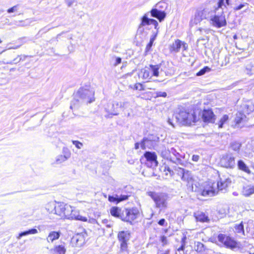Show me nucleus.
<instances>
[{"instance_id":"f257e3e1","label":"nucleus","mask_w":254,"mask_h":254,"mask_svg":"<svg viewBox=\"0 0 254 254\" xmlns=\"http://www.w3.org/2000/svg\"><path fill=\"white\" fill-rule=\"evenodd\" d=\"M94 91L91 88L87 87H81L77 92L75 97L79 99H74L72 101L70 108L72 109L76 106V102H86L91 103L94 101Z\"/></svg>"},{"instance_id":"f03ea898","label":"nucleus","mask_w":254,"mask_h":254,"mask_svg":"<svg viewBox=\"0 0 254 254\" xmlns=\"http://www.w3.org/2000/svg\"><path fill=\"white\" fill-rule=\"evenodd\" d=\"M231 179L225 176L220 177V180L217 183L218 190L216 191L213 187L205 188L202 191L201 195L204 196H213L216 195L218 190L222 191L226 189L231 184Z\"/></svg>"},{"instance_id":"7ed1b4c3","label":"nucleus","mask_w":254,"mask_h":254,"mask_svg":"<svg viewBox=\"0 0 254 254\" xmlns=\"http://www.w3.org/2000/svg\"><path fill=\"white\" fill-rule=\"evenodd\" d=\"M177 122L181 126L190 125L195 123L196 116L194 114L190 113L184 109L180 110L175 115Z\"/></svg>"},{"instance_id":"20e7f679","label":"nucleus","mask_w":254,"mask_h":254,"mask_svg":"<svg viewBox=\"0 0 254 254\" xmlns=\"http://www.w3.org/2000/svg\"><path fill=\"white\" fill-rule=\"evenodd\" d=\"M148 195L154 200L156 207L160 209V211L167 207L168 196L166 194L150 191Z\"/></svg>"},{"instance_id":"39448f33","label":"nucleus","mask_w":254,"mask_h":254,"mask_svg":"<svg viewBox=\"0 0 254 254\" xmlns=\"http://www.w3.org/2000/svg\"><path fill=\"white\" fill-rule=\"evenodd\" d=\"M130 237V233L128 231H122L118 234V239L120 243V252L125 254L128 253V242Z\"/></svg>"},{"instance_id":"423d86ee","label":"nucleus","mask_w":254,"mask_h":254,"mask_svg":"<svg viewBox=\"0 0 254 254\" xmlns=\"http://www.w3.org/2000/svg\"><path fill=\"white\" fill-rule=\"evenodd\" d=\"M209 23L212 26L217 28L226 26L227 25V21L225 15L223 14V11L220 14H216V12L212 17Z\"/></svg>"},{"instance_id":"0eeeda50","label":"nucleus","mask_w":254,"mask_h":254,"mask_svg":"<svg viewBox=\"0 0 254 254\" xmlns=\"http://www.w3.org/2000/svg\"><path fill=\"white\" fill-rule=\"evenodd\" d=\"M244 107L243 113L239 112L236 115L235 122L236 125H239L246 123L248 121V118L245 114H249L254 110V107L252 106H250L248 105H244Z\"/></svg>"},{"instance_id":"6e6552de","label":"nucleus","mask_w":254,"mask_h":254,"mask_svg":"<svg viewBox=\"0 0 254 254\" xmlns=\"http://www.w3.org/2000/svg\"><path fill=\"white\" fill-rule=\"evenodd\" d=\"M139 214V210L136 207L125 208L124 209L123 221L131 223L137 218Z\"/></svg>"},{"instance_id":"1a4fd4ad","label":"nucleus","mask_w":254,"mask_h":254,"mask_svg":"<svg viewBox=\"0 0 254 254\" xmlns=\"http://www.w3.org/2000/svg\"><path fill=\"white\" fill-rule=\"evenodd\" d=\"M220 164L222 167L234 169L236 166L235 157L231 153H226L222 156L220 159Z\"/></svg>"},{"instance_id":"9d476101","label":"nucleus","mask_w":254,"mask_h":254,"mask_svg":"<svg viewBox=\"0 0 254 254\" xmlns=\"http://www.w3.org/2000/svg\"><path fill=\"white\" fill-rule=\"evenodd\" d=\"M218 241L223 243L227 248L234 250L238 247L237 242L232 238L223 234H220L218 236Z\"/></svg>"},{"instance_id":"9b49d317","label":"nucleus","mask_w":254,"mask_h":254,"mask_svg":"<svg viewBox=\"0 0 254 254\" xmlns=\"http://www.w3.org/2000/svg\"><path fill=\"white\" fill-rule=\"evenodd\" d=\"M143 155L146 159L145 164L148 167L153 168L157 166L158 162L157 160V155L155 152L146 151Z\"/></svg>"},{"instance_id":"f8f14e48","label":"nucleus","mask_w":254,"mask_h":254,"mask_svg":"<svg viewBox=\"0 0 254 254\" xmlns=\"http://www.w3.org/2000/svg\"><path fill=\"white\" fill-rule=\"evenodd\" d=\"M169 63L162 62L160 64L156 65L150 64L149 68L151 72L152 76L158 77L159 73V69L161 71H163L165 72L166 74L167 75L168 71H166L164 67L167 65H168Z\"/></svg>"},{"instance_id":"ddd939ff","label":"nucleus","mask_w":254,"mask_h":254,"mask_svg":"<svg viewBox=\"0 0 254 254\" xmlns=\"http://www.w3.org/2000/svg\"><path fill=\"white\" fill-rule=\"evenodd\" d=\"M86 234L85 232L77 233L72 237L71 240V244L74 247H80L82 246L85 240Z\"/></svg>"},{"instance_id":"4468645a","label":"nucleus","mask_w":254,"mask_h":254,"mask_svg":"<svg viewBox=\"0 0 254 254\" xmlns=\"http://www.w3.org/2000/svg\"><path fill=\"white\" fill-rule=\"evenodd\" d=\"M150 24L154 25V28L156 30H158L159 27H158V22L154 19L149 18L147 16V14H144L141 18V22L138 27V31L141 32H142L144 30V29L143 28V26L146 25H150Z\"/></svg>"},{"instance_id":"2eb2a0df","label":"nucleus","mask_w":254,"mask_h":254,"mask_svg":"<svg viewBox=\"0 0 254 254\" xmlns=\"http://www.w3.org/2000/svg\"><path fill=\"white\" fill-rule=\"evenodd\" d=\"M121 105L119 102L113 101L112 103L108 104L106 108V111L112 115L117 116L119 114V106Z\"/></svg>"},{"instance_id":"dca6fc26","label":"nucleus","mask_w":254,"mask_h":254,"mask_svg":"<svg viewBox=\"0 0 254 254\" xmlns=\"http://www.w3.org/2000/svg\"><path fill=\"white\" fill-rule=\"evenodd\" d=\"M202 118L204 122L214 123L215 115L211 109H204L202 112Z\"/></svg>"},{"instance_id":"f3484780","label":"nucleus","mask_w":254,"mask_h":254,"mask_svg":"<svg viewBox=\"0 0 254 254\" xmlns=\"http://www.w3.org/2000/svg\"><path fill=\"white\" fill-rule=\"evenodd\" d=\"M150 13L152 17L157 18L160 22L163 21L166 16V13L164 11L157 8H152Z\"/></svg>"},{"instance_id":"a211bd4d","label":"nucleus","mask_w":254,"mask_h":254,"mask_svg":"<svg viewBox=\"0 0 254 254\" xmlns=\"http://www.w3.org/2000/svg\"><path fill=\"white\" fill-rule=\"evenodd\" d=\"M110 213L112 216L123 221L124 210H122L118 207L114 206L110 209Z\"/></svg>"},{"instance_id":"6ab92c4d","label":"nucleus","mask_w":254,"mask_h":254,"mask_svg":"<svg viewBox=\"0 0 254 254\" xmlns=\"http://www.w3.org/2000/svg\"><path fill=\"white\" fill-rule=\"evenodd\" d=\"M65 205L66 204L64 203H58L54 207L53 213L59 215L62 218V216L64 215Z\"/></svg>"},{"instance_id":"aec40b11","label":"nucleus","mask_w":254,"mask_h":254,"mask_svg":"<svg viewBox=\"0 0 254 254\" xmlns=\"http://www.w3.org/2000/svg\"><path fill=\"white\" fill-rule=\"evenodd\" d=\"M156 144L149 139L146 137H144L140 142V147L142 149L145 150L146 148L152 149L154 148Z\"/></svg>"},{"instance_id":"412c9836","label":"nucleus","mask_w":254,"mask_h":254,"mask_svg":"<svg viewBox=\"0 0 254 254\" xmlns=\"http://www.w3.org/2000/svg\"><path fill=\"white\" fill-rule=\"evenodd\" d=\"M63 152L64 153V155H61L57 156L56 158V162L57 163H61L66 161L70 157V153L67 148H64Z\"/></svg>"},{"instance_id":"4be33fe9","label":"nucleus","mask_w":254,"mask_h":254,"mask_svg":"<svg viewBox=\"0 0 254 254\" xmlns=\"http://www.w3.org/2000/svg\"><path fill=\"white\" fill-rule=\"evenodd\" d=\"M194 216L197 221L208 222L209 221L208 216L202 212L197 211L194 213Z\"/></svg>"},{"instance_id":"5701e85b","label":"nucleus","mask_w":254,"mask_h":254,"mask_svg":"<svg viewBox=\"0 0 254 254\" xmlns=\"http://www.w3.org/2000/svg\"><path fill=\"white\" fill-rule=\"evenodd\" d=\"M182 47V41L177 39L170 46L169 50L171 53H178Z\"/></svg>"},{"instance_id":"b1692460","label":"nucleus","mask_w":254,"mask_h":254,"mask_svg":"<svg viewBox=\"0 0 254 254\" xmlns=\"http://www.w3.org/2000/svg\"><path fill=\"white\" fill-rule=\"evenodd\" d=\"M237 167L239 170L245 173H246L248 174H250L251 173V171L250 170L248 166L244 161V160L242 159H240L238 161Z\"/></svg>"},{"instance_id":"393cba45","label":"nucleus","mask_w":254,"mask_h":254,"mask_svg":"<svg viewBox=\"0 0 254 254\" xmlns=\"http://www.w3.org/2000/svg\"><path fill=\"white\" fill-rule=\"evenodd\" d=\"M201 14L202 15V18L204 19H208L210 21L212 17L214 15L215 11L209 8H204L202 10H200Z\"/></svg>"},{"instance_id":"a878e982","label":"nucleus","mask_w":254,"mask_h":254,"mask_svg":"<svg viewBox=\"0 0 254 254\" xmlns=\"http://www.w3.org/2000/svg\"><path fill=\"white\" fill-rule=\"evenodd\" d=\"M169 151L171 154H173L175 157H176V160H174L172 158V160L171 161L175 163L176 164L180 163L182 161L181 158L182 157L181 155L177 151V150L173 147L169 149Z\"/></svg>"},{"instance_id":"bb28decb","label":"nucleus","mask_w":254,"mask_h":254,"mask_svg":"<svg viewBox=\"0 0 254 254\" xmlns=\"http://www.w3.org/2000/svg\"><path fill=\"white\" fill-rule=\"evenodd\" d=\"M203 19H204V18H202V15L200 12V10H197L195 12L193 18L191 19L190 23H192L193 24H197Z\"/></svg>"},{"instance_id":"cd10ccee","label":"nucleus","mask_w":254,"mask_h":254,"mask_svg":"<svg viewBox=\"0 0 254 254\" xmlns=\"http://www.w3.org/2000/svg\"><path fill=\"white\" fill-rule=\"evenodd\" d=\"M70 216L72 217H70L69 219L79 220L83 221H86L87 220L86 217L80 215L79 212L76 210L73 209V208H72V213H71Z\"/></svg>"},{"instance_id":"c85d7f7f","label":"nucleus","mask_w":254,"mask_h":254,"mask_svg":"<svg viewBox=\"0 0 254 254\" xmlns=\"http://www.w3.org/2000/svg\"><path fill=\"white\" fill-rule=\"evenodd\" d=\"M254 193V187L252 186H247L243 188L242 194L245 196H249Z\"/></svg>"},{"instance_id":"c756f323","label":"nucleus","mask_w":254,"mask_h":254,"mask_svg":"<svg viewBox=\"0 0 254 254\" xmlns=\"http://www.w3.org/2000/svg\"><path fill=\"white\" fill-rule=\"evenodd\" d=\"M158 30H156V32H153V35H152L150 39L149 42L146 45V47L145 48V53L148 52L150 51L151 48L152 47V46L153 45V43L157 37V35L158 34Z\"/></svg>"},{"instance_id":"7c9ffc66","label":"nucleus","mask_w":254,"mask_h":254,"mask_svg":"<svg viewBox=\"0 0 254 254\" xmlns=\"http://www.w3.org/2000/svg\"><path fill=\"white\" fill-rule=\"evenodd\" d=\"M60 236V232L52 231L49 234L47 240L48 242H53L54 240L58 239Z\"/></svg>"},{"instance_id":"2f4dec72","label":"nucleus","mask_w":254,"mask_h":254,"mask_svg":"<svg viewBox=\"0 0 254 254\" xmlns=\"http://www.w3.org/2000/svg\"><path fill=\"white\" fill-rule=\"evenodd\" d=\"M181 179L182 181L187 182L188 184L192 183L193 180L191 173L188 170H186Z\"/></svg>"},{"instance_id":"473e14b6","label":"nucleus","mask_w":254,"mask_h":254,"mask_svg":"<svg viewBox=\"0 0 254 254\" xmlns=\"http://www.w3.org/2000/svg\"><path fill=\"white\" fill-rule=\"evenodd\" d=\"M142 75V77L145 79H149L152 77L149 67H145L141 69L140 75Z\"/></svg>"},{"instance_id":"72a5a7b5","label":"nucleus","mask_w":254,"mask_h":254,"mask_svg":"<svg viewBox=\"0 0 254 254\" xmlns=\"http://www.w3.org/2000/svg\"><path fill=\"white\" fill-rule=\"evenodd\" d=\"M194 249L198 253H203L205 251L206 248L202 243L197 242L194 243Z\"/></svg>"},{"instance_id":"f704fd0d","label":"nucleus","mask_w":254,"mask_h":254,"mask_svg":"<svg viewBox=\"0 0 254 254\" xmlns=\"http://www.w3.org/2000/svg\"><path fill=\"white\" fill-rule=\"evenodd\" d=\"M65 208V209L64 211V215L62 216V218H66L69 219L70 217H72V216H71L70 215L71 213H72V207L69 205L66 204Z\"/></svg>"},{"instance_id":"c9c22d12","label":"nucleus","mask_w":254,"mask_h":254,"mask_svg":"<svg viewBox=\"0 0 254 254\" xmlns=\"http://www.w3.org/2000/svg\"><path fill=\"white\" fill-rule=\"evenodd\" d=\"M51 251L58 254H65L66 252V249L63 245L57 246Z\"/></svg>"},{"instance_id":"e433bc0d","label":"nucleus","mask_w":254,"mask_h":254,"mask_svg":"<svg viewBox=\"0 0 254 254\" xmlns=\"http://www.w3.org/2000/svg\"><path fill=\"white\" fill-rule=\"evenodd\" d=\"M234 231L236 233L239 234H242L244 235V228L243 222H241L240 224H236L234 226Z\"/></svg>"},{"instance_id":"4c0bfd02","label":"nucleus","mask_w":254,"mask_h":254,"mask_svg":"<svg viewBox=\"0 0 254 254\" xmlns=\"http://www.w3.org/2000/svg\"><path fill=\"white\" fill-rule=\"evenodd\" d=\"M38 233V231L36 229L33 228L29 229L27 231H25L24 232H21L19 234L18 237H17L18 239H20L21 237L26 236L30 234H35Z\"/></svg>"},{"instance_id":"58836bf2","label":"nucleus","mask_w":254,"mask_h":254,"mask_svg":"<svg viewBox=\"0 0 254 254\" xmlns=\"http://www.w3.org/2000/svg\"><path fill=\"white\" fill-rule=\"evenodd\" d=\"M229 120V117L227 115H223L221 118L220 119L219 122L218 123V125L219 128H222L223 127V125L226 124Z\"/></svg>"},{"instance_id":"ea45409f","label":"nucleus","mask_w":254,"mask_h":254,"mask_svg":"<svg viewBox=\"0 0 254 254\" xmlns=\"http://www.w3.org/2000/svg\"><path fill=\"white\" fill-rule=\"evenodd\" d=\"M241 146L242 144L240 142L237 141L233 142L230 144L231 148L236 152H239Z\"/></svg>"},{"instance_id":"a19ab883","label":"nucleus","mask_w":254,"mask_h":254,"mask_svg":"<svg viewBox=\"0 0 254 254\" xmlns=\"http://www.w3.org/2000/svg\"><path fill=\"white\" fill-rule=\"evenodd\" d=\"M146 137L148 138L149 141H151L155 144H156V143L159 141V137L158 136L152 134H148Z\"/></svg>"},{"instance_id":"79ce46f5","label":"nucleus","mask_w":254,"mask_h":254,"mask_svg":"<svg viewBox=\"0 0 254 254\" xmlns=\"http://www.w3.org/2000/svg\"><path fill=\"white\" fill-rule=\"evenodd\" d=\"M161 156L163 158L167 159V160H172V157L170 155L169 149L164 150L161 152Z\"/></svg>"},{"instance_id":"37998d69","label":"nucleus","mask_w":254,"mask_h":254,"mask_svg":"<svg viewBox=\"0 0 254 254\" xmlns=\"http://www.w3.org/2000/svg\"><path fill=\"white\" fill-rule=\"evenodd\" d=\"M210 71V68L208 66H205L202 69L200 70L197 73V76H201L204 74L206 72H209Z\"/></svg>"},{"instance_id":"c03bdc74","label":"nucleus","mask_w":254,"mask_h":254,"mask_svg":"<svg viewBox=\"0 0 254 254\" xmlns=\"http://www.w3.org/2000/svg\"><path fill=\"white\" fill-rule=\"evenodd\" d=\"M119 103H120V104H121V106H119L120 109L125 110L130 107V104L128 102H119Z\"/></svg>"},{"instance_id":"a18cd8bd","label":"nucleus","mask_w":254,"mask_h":254,"mask_svg":"<svg viewBox=\"0 0 254 254\" xmlns=\"http://www.w3.org/2000/svg\"><path fill=\"white\" fill-rule=\"evenodd\" d=\"M119 198L118 195L116 194L115 195H109L108 196V200L110 202H116V203H119L118 202Z\"/></svg>"},{"instance_id":"49530a36","label":"nucleus","mask_w":254,"mask_h":254,"mask_svg":"<svg viewBox=\"0 0 254 254\" xmlns=\"http://www.w3.org/2000/svg\"><path fill=\"white\" fill-rule=\"evenodd\" d=\"M246 5H248V3L247 2H244L243 3H241L239 4V5L235 6L233 8V9L235 11H238L241 9H242L244 7H245Z\"/></svg>"},{"instance_id":"de8ad7c7","label":"nucleus","mask_w":254,"mask_h":254,"mask_svg":"<svg viewBox=\"0 0 254 254\" xmlns=\"http://www.w3.org/2000/svg\"><path fill=\"white\" fill-rule=\"evenodd\" d=\"M72 142L78 149H80L83 146V144L77 140H72Z\"/></svg>"},{"instance_id":"09e8293b","label":"nucleus","mask_w":254,"mask_h":254,"mask_svg":"<svg viewBox=\"0 0 254 254\" xmlns=\"http://www.w3.org/2000/svg\"><path fill=\"white\" fill-rule=\"evenodd\" d=\"M167 94L166 92L158 91L156 92V97H166Z\"/></svg>"},{"instance_id":"8fccbe9b","label":"nucleus","mask_w":254,"mask_h":254,"mask_svg":"<svg viewBox=\"0 0 254 254\" xmlns=\"http://www.w3.org/2000/svg\"><path fill=\"white\" fill-rule=\"evenodd\" d=\"M186 170L184 169L178 168L177 169V174L182 178L183 177V174H184Z\"/></svg>"},{"instance_id":"3c124183","label":"nucleus","mask_w":254,"mask_h":254,"mask_svg":"<svg viewBox=\"0 0 254 254\" xmlns=\"http://www.w3.org/2000/svg\"><path fill=\"white\" fill-rule=\"evenodd\" d=\"M128 196L127 195H118V198H119L118 202H120L122 201L127 200L128 198Z\"/></svg>"},{"instance_id":"603ef678","label":"nucleus","mask_w":254,"mask_h":254,"mask_svg":"<svg viewBox=\"0 0 254 254\" xmlns=\"http://www.w3.org/2000/svg\"><path fill=\"white\" fill-rule=\"evenodd\" d=\"M160 241L163 244V246L167 245V237L165 236H161L160 238Z\"/></svg>"},{"instance_id":"864d4df0","label":"nucleus","mask_w":254,"mask_h":254,"mask_svg":"<svg viewBox=\"0 0 254 254\" xmlns=\"http://www.w3.org/2000/svg\"><path fill=\"white\" fill-rule=\"evenodd\" d=\"M18 5H14L13 7L7 9L8 13H12L16 11L17 10Z\"/></svg>"},{"instance_id":"5fc2aeb1","label":"nucleus","mask_w":254,"mask_h":254,"mask_svg":"<svg viewBox=\"0 0 254 254\" xmlns=\"http://www.w3.org/2000/svg\"><path fill=\"white\" fill-rule=\"evenodd\" d=\"M158 224L160 225V226H164L165 225V224L167 225V223L165 220V219L164 218H162V219H161L158 222Z\"/></svg>"},{"instance_id":"6e6d98bb","label":"nucleus","mask_w":254,"mask_h":254,"mask_svg":"<svg viewBox=\"0 0 254 254\" xmlns=\"http://www.w3.org/2000/svg\"><path fill=\"white\" fill-rule=\"evenodd\" d=\"M74 1L75 0H65V2L68 7H70Z\"/></svg>"},{"instance_id":"4d7b16f0","label":"nucleus","mask_w":254,"mask_h":254,"mask_svg":"<svg viewBox=\"0 0 254 254\" xmlns=\"http://www.w3.org/2000/svg\"><path fill=\"white\" fill-rule=\"evenodd\" d=\"M167 171L171 176H172L174 174L173 171L168 166H167L164 167V171Z\"/></svg>"},{"instance_id":"13d9d810","label":"nucleus","mask_w":254,"mask_h":254,"mask_svg":"<svg viewBox=\"0 0 254 254\" xmlns=\"http://www.w3.org/2000/svg\"><path fill=\"white\" fill-rule=\"evenodd\" d=\"M102 222L103 224H105L107 227L110 228L111 227V225L109 223V221L108 219H103L102 220Z\"/></svg>"},{"instance_id":"bf43d9fd","label":"nucleus","mask_w":254,"mask_h":254,"mask_svg":"<svg viewBox=\"0 0 254 254\" xmlns=\"http://www.w3.org/2000/svg\"><path fill=\"white\" fill-rule=\"evenodd\" d=\"M217 4L218 8H221L224 5V0H219Z\"/></svg>"},{"instance_id":"052dcab7","label":"nucleus","mask_w":254,"mask_h":254,"mask_svg":"<svg viewBox=\"0 0 254 254\" xmlns=\"http://www.w3.org/2000/svg\"><path fill=\"white\" fill-rule=\"evenodd\" d=\"M199 159V156L197 155H193L192 160L194 162H197Z\"/></svg>"},{"instance_id":"680f3d73","label":"nucleus","mask_w":254,"mask_h":254,"mask_svg":"<svg viewBox=\"0 0 254 254\" xmlns=\"http://www.w3.org/2000/svg\"><path fill=\"white\" fill-rule=\"evenodd\" d=\"M186 240H187V237L186 236H184L181 240V245H183L184 246H185L186 243Z\"/></svg>"},{"instance_id":"e2e57ef3","label":"nucleus","mask_w":254,"mask_h":254,"mask_svg":"<svg viewBox=\"0 0 254 254\" xmlns=\"http://www.w3.org/2000/svg\"><path fill=\"white\" fill-rule=\"evenodd\" d=\"M122 62V59L121 58H117L116 60V63H115V65L116 66L119 64H120Z\"/></svg>"},{"instance_id":"0e129e2a","label":"nucleus","mask_w":254,"mask_h":254,"mask_svg":"<svg viewBox=\"0 0 254 254\" xmlns=\"http://www.w3.org/2000/svg\"><path fill=\"white\" fill-rule=\"evenodd\" d=\"M182 46L183 47L184 50H187L188 48V44L185 42H182Z\"/></svg>"},{"instance_id":"69168bd1","label":"nucleus","mask_w":254,"mask_h":254,"mask_svg":"<svg viewBox=\"0 0 254 254\" xmlns=\"http://www.w3.org/2000/svg\"><path fill=\"white\" fill-rule=\"evenodd\" d=\"M20 60H21V58L18 59V58H15V59H14L13 60L12 62H10V63H9V64H12V63L16 64V63H19L20 61Z\"/></svg>"},{"instance_id":"338daca9","label":"nucleus","mask_w":254,"mask_h":254,"mask_svg":"<svg viewBox=\"0 0 254 254\" xmlns=\"http://www.w3.org/2000/svg\"><path fill=\"white\" fill-rule=\"evenodd\" d=\"M207 40V37L206 36H205V37H203V38H199L198 40H197V42H200L201 41H205Z\"/></svg>"},{"instance_id":"774afa93","label":"nucleus","mask_w":254,"mask_h":254,"mask_svg":"<svg viewBox=\"0 0 254 254\" xmlns=\"http://www.w3.org/2000/svg\"><path fill=\"white\" fill-rule=\"evenodd\" d=\"M139 146H140V142H136L134 144V148L135 149H138L139 148Z\"/></svg>"}]
</instances>
